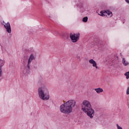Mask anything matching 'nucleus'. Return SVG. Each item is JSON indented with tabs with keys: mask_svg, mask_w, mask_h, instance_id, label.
Masks as SVG:
<instances>
[{
	"mask_svg": "<svg viewBox=\"0 0 129 129\" xmlns=\"http://www.w3.org/2000/svg\"><path fill=\"white\" fill-rule=\"evenodd\" d=\"M116 126L117 129H122V127L118 125V124H116Z\"/></svg>",
	"mask_w": 129,
	"mask_h": 129,
	"instance_id": "16",
	"label": "nucleus"
},
{
	"mask_svg": "<svg viewBox=\"0 0 129 129\" xmlns=\"http://www.w3.org/2000/svg\"><path fill=\"white\" fill-rule=\"evenodd\" d=\"M75 105H76V101L70 100L60 105V111L62 113H71L73 110V107H75Z\"/></svg>",
	"mask_w": 129,
	"mask_h": 129,
	"instance_id": "2",
	"label": "nucleus"
},
{
	"mask_svg": "<svg viewBox=\"0 0 129 129\" xmlns=\"http://www.w3.org/2000/svg\"><path fill=\"white\" fill-rule=\"evenodd\" d=\"M38 92L40 99H42V100H49L50 95L47 87L45 86L40 87L38 88Z\"/></svg>",
	"mask_w": 129,
	"mask_h": 129,
	"instance_id": "3",
	"label": "nucleus"
},
{
	"mask_svg": "<svg viewBox=\"0 0 129 129\" xmlns=\"http://www.w3.org/2000/svg\"><path fill=\"white\" fill-rule=\"evenodd\" d=\"M5 29H6L7 33H9V34L12 33V28H11V26H9Z\"/></svg>",
	"mask_w": 129,
	"mask_h": 129,
	"instance_id": "11",
	"label": "nucleus"
},
{
	"mask_svg": "<svg viewBox=\"0 0 129 129\" xmlns=\"http://www.w3.org/2000/svg\"><path fill=\"white\" fill-rule=\"evenodd\" d=\"M124 75H125V76H126V79H128V78H129V71L127 72H126L124 74Z\"/></svg>",
	"mask_w": 129,
	"mask_h": 129,
	"instance_id": "14",
	"label": "nucleus"
},
{
	"mask_svg": "<svg viewBox=\"0 0 129 129\" xmlns=\"http://www.w3.org/2000/svg\"><path fill=\"white\" fill-rule=\"evenodd\" d=\"M95 60H94L93 59H91L89 60V62L90 63V64H92L95 62Z\"/></svg>",
	"mask_w": 129,
	"mask_h": 129,
	"instance_id": "15",
	"label": "nucleus"
},
{
	"mask_svg": "<svg viewBox=\"0 0 129 129\" xmlns=\"http://www.w3.org/2000/svg\"><path fill=\"white\" fill-rule=\"evenodd\" d=\"M33 60H35V56H34V54H31L28 60V63L27 65V68L28 69V71H27V72H29V71L30 70V65H31V63L33 61Z\"/></svg>",
	"mask_w": 129,
	"mask_h": 129,
	"instance_id": "5",
	"label": "nucleus"
},
{
	"mask_svg": "<svg viewBox=\"0 0 129 129\" xmlns=\"http://www.w3.org/2000/svg\"><path fill=\"white\" fill-rule=\"evenodd\" d=\"M93 64V67H95L96 69H98V67H97V63L96 61H95L93 63H92Z\"/></svg>",
	"mask_w": 129,
	"mask_h": 129,
	"instance_id": "12",
	"label": "nucleus"
},
{
	"mask_svg": "<svg viewBox=\"0 0 129 129\" xmlns=\"http://www.w3.org/2000/svg\"><path fill=\"white\" fill-rule=\"evenodd\" d=\"M126 94L127 95H128V94H129V87H128L127 88Z\"/></svg>",
	"mask_w": 129,
	"mask_h": 129,
	"instance_id": "17",
	"label": "nucleus"
},
{
	"mask_svg": "<svg viewBox=\"0 0 129 129\" xmlns=\"http://www.w3.org/2000/svg\"><path fill=\"white\" fill-rule=\"evenodd\" d=\"M123 24H124V22H123Z\"/></svg>",
	"mask_w": 129,
	"mask_h": 129,
	"instance_id": "20",
	"label": "nucleus"
},
{
	"mask_svg": "<svg viewBox=\"0 0 129 129\" xmlns=\"http://www.w3.org/2000/svg\"><path fill=\"white\" fill-rule=\"evenodd\" d=\"M6 61L4 59H0V77L3 75V70L2 67L5 65Z\"/></svg>",
	"mask_w": 129,
	"mask_h": 129,
	"instance_id": "7",
	"label": "nucleus"
},
{
	"mask_svg": "<svg viewBox=\"0 0 129 129\" xmlns=\"http://www.w3.org/2000/svg\"><path fill=\"white\" fill-rule=\"evenodd\" d=\"M122 63L123 64V66H128L129 65L128 61L125 60V58H124V57L122 58Z\"/></svg>",
	"mask_w": 129,
	"mask_h": 129,
	"instance_id": "8",
	"label": "nucleus"
},
{
	"mask_svg": "<svg viewBox=\"0 0 129 129\" xmlns=\"http://www.w3.org/2000/svg\"><path fill=\"white\" fill-rule=\"evenodd\" d=\"M82 103L83 106H82V110L86 113L88 117L92 119L94 117V115H95V111L92 108L91 103L89 101L86 100H84Z\"/></svg>",
	"mask_w": 129,
	"mask_h": 129,
	"instance_id": "1",
	"label": "nucleus"
},
{
	"mask_svg": "<svg viewBox=\"0 0 129 129\" xmlns=\"http://www.w3.org/2000/svg\"><path fill=\"white\" fill-rule=\"evenodd\" d=\"M100 16H101L102 17H104L105 16V14H107L108 16H109L110 18L112 17V12L111 11H109V10H107L106 11H101L100 12Z\"/></svg>",
	"mask_w": 129,
	"mask_h": 129,
	"instance_id": "6",
	"label": "nucleus"
},
{
	"mask_svg": "<svg viewBox=\"0 0 129 129\" xmlns=\"http://www.w3.org/2000/svg\"><path fill=\"white\" fill-rule=\"evenodd\" d=\"M125 2H126V3H127V4H129V0H125Z\"/></svg>",
	"mask_w": 129,
	"mask_h": 129,
	"instance_id": "18",
	"label": "nucleus"
},
{
	"mask_svg": "<svg viewBox=\"0 0 129 129\" xmlns=\"http://www.w3.org/2000/svg\"><path fill=\"white\" fill-rule=\"evenodd\" d=\"M80 37V33H78L77 34H72L71 33L70 35V38L72 40L73 43H76L78 40H79V38Z\"/></svg>",
	"mask_w": 129,
	"mask_h": 129,
	"instance_id": "4",
	"label": "nucleus"
},
{
	"mask_svg": "<svg viewBox=\"0 0 129 129\" xmlns=\"http://www.w3.org/2000/svg\"><path fill=\"white\" fill-rule=\"evenodd\" d=\"M2 80V79H0V81Z\"/></svg>",
	"mask_w": 129,
	"mask_h": 129,
	"instance_id": "19",
	"label": "nucleus"
},
{
	"mask_svg": "<svg viewBox=\"0 0 129 129\" xmlns=\"http://www.w3.org/2000/svg\"><path fill=\"white\" fill-rule=\"evenodd\" d=\"M88 21V17H84L83 18V22H84V23H87Z\"/></svg>",
	"mask_w": 129,
	"mask_h": 129,
	"instance_id": "13",
	"label": "nucleus"
},
{
	"mask_svg": "<svg viewBox=\"0 0 129 129\" xmlns=\"http://www.w3.org/2000/svg\"><path fill=\"white\" fill-rule=\"evenodd\" d=\"M3 23H4V24H5L4 28H5V29L11 26V24H10V22H7V23H5V22L3 21Z\"/></svg>",
	"mask_w": 129,
	"mask_h": 129,
	"instance_id": "10",
	"label": "nucleus"
},
{
	"mask_svg": "<svg viewBox=\"0 0 129 129\" xmlns=\"http://www.w3.org/2000/svg\"><path fill=\"white\" fill-rule=\"evenodd\" d=\"M94 89L98 94L101 93V92H103V89H102V88H98Z\"/></svg>",
	"mask_w": 129,
	"mask_h": 129,
	"instance_id": "9",
	"label": "nucleus"
}]
</instances>
